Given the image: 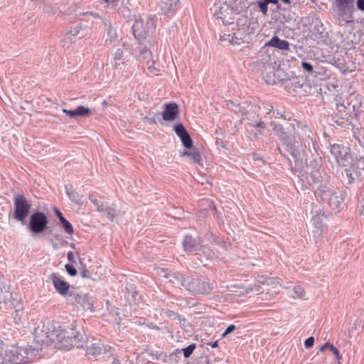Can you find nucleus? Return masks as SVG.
<instances>
[{
  "mask_svg": "<svg viewBox=\"0 0 364 364\" xmlns=\"http://www.w3.org/2000/svg\"><path fill=\"white\" fill-rule=\"evenodd\" d=\"M33 338L41 350L53 345L54 348L69 350L83 348L85 342V336L75 328H62L58 322L48 319L35 328Z\"/></svg>",
  "mask_w": 364,
  "mask_h": 364,
  "instance_id": "1",
  "label": "nucleus"
},
{
  "mask_svg": "<svg viewBox=\"0 0 364 364\" xmlns=\"http://www.w3.org/2000/svg\"><path fill=\"white\" fill-rule=\"evenodd\" d=\"M328 149L338 165L345 168L348 184L364 178V157L354 159L350 149L341 144H331Z\"/></svg>",
  "mask_w": 364,
  "mask_h": 364,
  "instance_id": "2",
  "label": "nucleus"
},
{
  "mask_svg": "<svg viewBox=\"0 0 364 364\" xmlns=\"http://www.w3.org/2000/svg\"><path fill=\"white\" fill-rule=\"evenodd\" d=\"M294 134L291 141L285 146V149L294 159L295 161L304 159L306 156V150L313 144L311 129L304 122L293 119L290 124Z\"/></svg>",
  "mask_w": 364,
  "mask_h": 364,
  "instance_id": "3",
  "label": "nucleus"
},
{
  "mask_svg": "<svg viewBox=\"0 0 364 364\" xmlns=\"http://www.w3.org/2000/svg\"><path fill=\"white\" fill-rule=\"evenodd\" d=\"M37 350L31 346H6L0 354V364H28L33 361Z\"/></svg>",
  "mask_w": 364,
  "mask_h": 364,
  "instance_id": "4",
  "label": "nucleus"
},
{
  "mask_svg": "<svg viewBox=\"0 0 364 364\" xmlns=\"http://www.w3.org/2000/svg\"><path fill=\"white\" fill-rule=\"evenodd\" d=\"M355 0H334L333 5L336 12V18L339 26L354 22Z\"/></svg>",
  "mask_w": 364,
  "mask_h": 364,
  "instance_id": "5",
  "label": "nucleus"
},
{
  "mask_svg": "<svg viewBox=\"0 0 364 364\" xmlns=\"http://www.w3.org/2000/svg\"><path fill=\"white\" fill-rule=\"evenodd\" d=\"M315 196L332 209H336L343 203L344 198L341 192H336L327 186H320L315 191Z\"/></svg>",
  "mask_w": 364,
  "mask_h": 364,
  "instance_id": "6",
  "label": "nucleus"
},
{
  "mask_svg": "<svg viewBox=\"0 0 364 364\" xmlns=\"http://www.w3.org/2000/svg\"><path fill=\"white\" fill-rule=\"evenodd\" d=\"M14 218L22 224H24L26 218L30 213L32 206L31 202L23 195H17L14 198Z\"/></svg>",
  "mask_w": 364,
  "mask_h": 364,
  "instance_id": "7",
  "label": "nucleus"
},
{
  "mask_svg": "<svg viewBox=\"0 0 364 364\" xmlns=\"http://www.w3.org/2000/svg\"><path fill=\"white\" fill-rule=\"evenodd\" d=\"M240 11H236L234 9L226 2H224L219 7L215 9L214 16L217 18L221 19L224 25L232 26V29H235V26H238V21L234 22L235 15ZM239 21V19L237 20Z\"/></svg>",
  "mask_w": 364,
  "mask_h": 364,
  "instance_id": "8",
  "label": "nucleus"
},
{
  "mask_svg": "<svg viewBox=\"0 0 364 364\" xmlns=\"http://www.w3.org/2000/svg\"><path fill=\"white\" fill-rule=\"evenodd\" d=\"M149 22L145 25L141 20H136L132 26V32L134 38L138 41L139 46H143L144 43L151 37L154 28L151 26H148Z\"/></svg>",
  "mask_w": 364,
  "mask_h": 364,
  "instance_id": "9",
  "label": "nucleus"
},
{
  "mask_svg": "<svg viewBox=\"0 0 364 364\" xmlns=\"http://www.w3.org/2000/svg\"><path fill=\"white\" fill-rule=\"evenodd\" d=\"M48 219L46 215L40 211H36L31 215L28 229L33 234H39L44 232L48 226Z\"/></svg>",
  "mask_w": 364,
  "mask_h": 364,
  "instance_id": "10",
  "label": "nucleus"
},
{
  "mask_svg": "<svg viewBox=\"0 0 364 364\" xmlns=\"http://www.w3.org/2000/svg\"><path fill=\"white\" fill-rule=\"evenodd\" d=\"M132 45L127 42L122 43V48H118L114 54L112 65L115 69H125L129 61L128 55L126 53L132 54Z\"/></svg>",
  "mask_w": 364,
  "mask_h": 364,
  "instance_id": "11",
  "label": "nucleus"
},
{
  "mask_svg": "<svg viewBox=\"0 0 364 364\" xmlns=\"http://www.w3.org/2000/svg\"><path fill=\"white\" fill-rule=\"evenodd\" d=\"M247 30L248 28L246 23L240 25L238 22V26H235L234 30L231 28V33H224L223 36H220V40L221 41H228L232 45H239L244 42Z\"/></svg>",
  "mask_w": 364,
  "mask_h": 364,
  "instance_id": "12",
  "label": "nucleus"
},
{
  "mask_svg": "<svg viewBox=\"0 0 364 364\" xmlns=\"http://www.w3.org/2000/svg\"><path fill=\"white\" fill-rule=\"evenodd\" d=\"M324 215H316L312 217L311 222L314 225L312 230L313 237L315 240L316 245L321 244L323 241V236L326 232L327 228L323 224V218Z\"/></svg>",
  "mask_w": 364,
  "mask_h": 364,
  "instance_id": "13",
  "label": "nucleus"
},
{
  "mask_svg": "<svg viewBox=\"0 0 364 364\" xmlns=\"http://www.w3.org/2000/svg\"><path fill=\"white\" fill-rule=\"evenodd\" d=\"M156 44V41L153 38H149L146 43H144L143 46H139L140 53L138 55V60L140 61H145L146 64H149L153 63L154 64V61L152 60V53L151 51V48L154 46Z\"/></svg>",
  "mask_w": 364,
  "mask_h": 364,
  "instance_id": "14",
  "label": "nucleus"
},
{
  "mask_svg": "<svg viewBox=\"0 0 364 364\" xmlns=\"http://www.w3.org/2000/svg\"><path fill=\"white\" fill-rule=\"evenodd\" d=\"M105 1L108 3L109 7L117 9L124 17H129L130 16V0H105Z\"/></svg>",
  "mask_w": 364,
  "mask_h": 364,
  "instance_id": "15",
  "label": "nucleus"
},
{
  "mask_svg": "<svg viewBox=\"0 0 364 364\" xmlns=\"http://www.w3.org/2000/svg\"><path fill=\"white\" fill-rule=\"evenodd\" d=\"M277 20L282 23H291L296 21L295 14L291 10V6H278Z\"/></svg>",
  "mask_w": 364,
  "mask_h": 364,
  "instance_id": "16",
  "label": "nucleus"
},
{
  "mask_svg": "<svg viewBox=\"0 0 364 364\" xmlns=\"http://www.w3.org/2000/svg\"><path fill=\"white\" fill-rule=\"evenodd\" d=\"M173 129L176 135L180 138L183 145L187 149H191L193 147V140L183 124H176Z\"/></svg>",
  "mask_w": 364,
  "mask_h": 364,
  "instance_id": "17",
  "label": "nucleus"
},
{
  "mask_svg": "<svg viewBox=\"0 0 364 364\" xmlns=\"http://www.w3.org/2000/svg\"><path fill=\"white\" fill-rule=\"evenodd\" d=\"M50 277L55 289L59 294L65 296L68 293V291L70 287V284L68 282L62 279L60 277V276H58L55 273H52Z\"/></svg>",
  "mask_w": 364,
  "mask_h": 364,
  "instance_id": "18",
  "label": "nucleus"
},
{
  "mask_svg": "<svg viewBox=\"0 0 364 364\" xmlns=\"http://www.w3.org/2000/svg\"><path fill=\"white\" fill-rule=\"evenodd\" d=\"M87 28L82 23H78L75 27L71 28L70 31L66 33L63 37V41L73 42L74 38L78 36L79 38H83L87 35Z\"/></svg>",
  "mask_w": 364,
  "mask_h": 364,
  "instance_id": "19",
  "label": "nucleus"
},
{
  "mask_svg": "<svg viewBox=\"0 0 364 364\" xmlns=\"http://www.w3.org/2000/svg\"><path fill=\"white\" fill-rule=\"evenodd\" d=\"M178 114L179 107L176 103L171 102L164 105L162 117L165 121H173Z\"/></svg>",
  "mask_w": 364,
  "mask_h": 364,
  "instance_id": "20",
  "label": "nucleus"
},
{
  "mask_svg": "<svg viewBox=\"0 0 364 364\" xmlns=\"http://www.w3.org/2000/svg\"><path fill=\"white\" fill-rule=\"evenodd\" d=\"M184 251L188 253L196 254L201 248L200 243L191 235H186L183 240Z\"/></svg>",
  "mask_w": 364,
  "mask_h": 364,
  "instance_id": "21",
  "label": "nucleus"
},
{
  "mask_svg": "<svg viewBox=\"0 0 364 364\" xmlns=\"http://www.w3.org/2000/svg\"><path fill=\"white\" fill-rule=\"evenodd\" d=\"M271 127H272L273 131L275 134L277 136L279 139L281 141L282 144L286 146L287 144L291 141V137L288 134V133L284 130V127L281 124H278L274 122H272L270 123Z\"/></svg>",
  "mask_w": 364,
  "mask_h": 364,
  "instance_id": "22",
  "label": "nucleus"
},
{
  "mask_svg": "<svg viewBox=\"0 0 364 364\" xmlns=\"http://www.w3.org/2000/svg\"><path fill=\"white\" fill-rule=\"evenodd\" d=\"M75 301L80 304L84 310L94 311L93 301L87 294H77L75 295Z\"/></svg>",
  "mask_w": 364,
  "mask_h": 364,
  "instance_id": "23",
  "label": "nucleus"
},
{
  "mask_svg": "<svg viewBox=\"0 0 364 364\" xmlns=\"http://www.w3.org/2000/svg\"><path fill=\"white\" fill-rule=\"evenodd\" d=\"M162 13L168 15L175 12L179 7V0H163L160 5Z\"/></svg>",
  "mask_w": 364,
  "mask_h": 364,
  "instance_id": "24",
  "label": "nucleus"
},
{
  "mask_svg": "<svg viewBox=\"0 0 364 364\" xmlns=\"http://www.w3.org/2000/svg\"><path fill=\"white\" fill-rule=\"evenodd\" d=\"M194 294H209L213 287L208 282L196 278Z\"/></svg>",
  "mask_w": 364,
  "mask_h": 364,
  "instance_id": "25",
  "label": "nucleus"
},
{
  "mask_svg": "<svg viewBox=\"0 0 364 364\" xmlns=\"http://www.w3.org/2000/svg\"><path fill=\"white\" fill-rule=\"evenodd\" d=\"M266 46L273 47L282 50H289V43L286 40H282L278 36H274L268 42Z\"/></svg>",
  "mask_w": 364,
  "mask_h": 364,
  "instance_id": "26",
  "label": "nucleus"
},
{
  "mask_svg": "<svg viewBox=\"0 0 364 364\" xmlns=\"http://www.w3.org/2000/svg\"><path fill=\"white\" fill-rule=\"evenodd\" d=\"M181 281V287H183L186 290L192 294H195V285L196 279L190 276H178V280Z\"/></svg>",
  "mask_w": 364,
  "mask_h": 364,
  "instance_id": "27",
  "label": "nucleus"
},
{
  "mask_svg": "<svg viewBox=\"0 0 364 364\" xmlns=\"http://www.w3.org/2000/svg\"><path fill=\"white\" fill-rule=\"evenodd\" d=\"M65 188L66 194L70 200L76 204L82 203V196L73 188L71 185L65 186Z\"/></svg>",
  "mask_w": 364,
  "mask_h": 364,
  "instance_id": "28",
  "label": "nucleus"
},
{
  "mask_svg": "<svg viewBox=\"0 0 364 364\" xmlns=\"http://www.w3.org/2000/svg\"><path fill=\"white\" fill-rule=\"evenodd\" d=\"M289 295L293 299H306V292L304 288L300 285L294 286L290 289Z\"/></svg>",
  "mask_w": 364,
  "mask_h": 364,
  "instance_id": "29",
  "label": "nucleus"
},
{
  "mask_svg": "<svg viewBox=\"0 0 364 364\" xmlns=\"http://www.w3.org/2000/svg\"><path fill=\"white\" fill-rule=\"evenodd\" d=\"M56 215L59 218L60 221L61 222L65 232H67L68 234H72L73 232V228L72 224L63 217V214L60 210H56Z\"/></svg>",
  "mask_w": 364,
  "mask_h": 364,
  "instance_id": "30",
  "label": "nucleus"
},
{
  "mask_svg": "<svg viewBox=\"0 0 364 364\" xmlns=\"http://www.w3.org/2000/svg\"><path fill=\"white\" fill-rule=\"evenodd\" d=\"M182 156H187L190 157L196 164H201V156L197 149H193L191 151H185Z\"/></svg>",
  "mask_w": 364,
  "mask_h": 364,
  "instance_id": "31",
  "label": "nucleus"
},
{
  "mask_svg": "<svg viewBox=\"0 0 364 364\" xmlns=\"http://www.w3.org/2000/svg\"><path fill=\"white\" fill-rule=\"evenodd\" d=\"M178 276H183L182 274L178 272H170L166 273L164 277H166L169 279V282H171L173 286L176 287H180L181 286V283L179 279L178 280Z\"/></svg>",
  "mask_w": 364,
  "mask_h": 364,
  "instance_id": "32",
  "label": "nucleus"
},
{
  "mask_svg": "<svg viewBox=\"0 0 364 364\" xmlns=\"http://www.w3.org/2000/svg\"><path fill=\"white\" fill-rule=\"evenodd\" d=\"M102 349L101 348L95 344H92L90 346L87 347L86 348V355L88 356H96L101 353Z\"/></svg>",
  "mask_w": 364,
  "mask_h": 364,
  "instance_id": "33",
  "label": "nucleus"
},
{
  "mask_svg": "<svg viewBox=\"0 0 364 364\" xmlns=\"http://www.w3.org/2000/svg\"><path fill=\"white\" fill-rule=\"evenodd\" d=\"M326 348L330 349V350L336 356L338 359L340 358V353L338 348H336L333 344L329 342H326L323 344L319 348L320 351H323Z\"/></svg>",
  "mask_w": 364,
  "mask_h": 364,
  "instance_id": "34",
  "label": "nucleus"
},
{
  "mask_svg": "<svg viewBox=\"0 0 364 364\" xmlns=\"http://www.w3.org/2000/svg\"><path fill=\"white\" fill-rule=\"evenodd\" d=\"M260 11L264 15L267 16L268 13V1L267 0H257L256 4Z\"/></svg>",
  "mask_w": 364,
  "mask_h": 364,
  "instance_id": "35",
  "label": "nucleus"
},
{
  "mask_svg": "<svg viewBox=\"0 0 364 364\" xmlns=\"http://www.w3.org/2000/svg\"><path fill=\"white\" fill-rule=\"evenodd\" d=\"M76 115L77 117H87L91 114L90 109L82 105L78 106L76 109Z\"/></svg>",
  "mask_w": 364,
  "mask_h": 364,
  "instance_id": "36",
  "label": "nucleus"
},
{
  "mask_svg": "<svg viewBox=\"0 0 364 364\" xmlns=\"http://www.w3.org/2000/svg\"><path fill=\"white\" fill-rule=\"evenodd\" d=\"M196 344L192 343L181 350L177 349L176 351H178V352L183 351L184 357L187 358L191 356V355L193 353V352L196 349Z\"/></svg>",
  "mask_w": 364,
  "mask_h": 364,
  "instance_id": "37",
  "label": "nucleus"
},
{
  "mask_svg": "<svg viewBox=\"0 0 364 364\" xmlns=\"http://www.w3.org/2000/svg\"><path fill=\"white\" fill-rule=\"evenodd\" d=\"M105 213L109 220L113 221L114 217L117 215V211L115 208L108 206L106 207Z\"/></svg>",
  "mask_w": 364,
  "mask_h": 364,
  "instance_id": "38",
  "label": "nucleus"
},
{
  "mask_svg": "<svg viewBox=\"0 0 364 364\" xmlns=\"http://www.w3.org/2000/svg\"><path fill=\"white\" fill-rule=\"evenodd\" d=\"M257 0H240V5H241V10L247 9L250 6L255 5Z\"/></svg>",
  "mask_w": 364,
  "mask_h": 364,
  "instance_id": "39",
  "label": "nucleus"
},
{
  "mask_svg": "<svg viewBox=\"0 0 364 364\" xmlns=\"http://www.w3.org/2000/svg\"><path fill=\"white\" fill-rule=\"evenodd\" d=\"M65 268L68 274L70 276H75L77 274V270L75 267L71 264H67L65 265Z\"/></svg>",
  "mask_w": 364,
  "mask_h": 364,
  "instance_id": "40",
  "label": "nucleus"
},
{
  "mask_svg": "<svg viewBox=\"0 0 364 364\" xmlns=\"http://www.w3.org/2000/svg\"><path fill=\"white\" fill-rule=\"evenodd\" d=\"M108 38L106 40L107 43H112L114 38L116 36V32L115 31L112 30V28L110 27L108 30Z\"/></svg>",
  "mask_w": 364,
  "mask_h": 364,
  "instance_id": "41",
  "label": "nucleus"
},
{
  "mask_svg": "<svg viewBox=\"0 0 364 364\" xmlns=\"http://www.w3.org/2000/svg\"><path fill=\"white\" fill-rule=\"evenodd\" d=\"M301 66L304 70L309 73L313 70V65L309 62L303 61L301 64Z\"/></svg>",
  "mask_w": 364,
  "mask_h": 364,
  "instance_id": "42",
  "label": "nucleus"
},
{
  "mask_svg": "<svg viewBox=\"0 0 364 364\" xmlns=\"http://www.w3.org/2000/svg\"><path fill=\"white\" fill-rule=\"evenodd\" d=\"M63 112L66 114V115H68V117H70V118H76L77 117V115H76V110L75 109H63Z\"/></svg>",
  "mask_w": 364,
  "mask_h": 364,
  "instance_id": "43",
  "label": "nucleus"
},
{
  "mask_svg": "<svg viewBox=\"0 0 364 364\" xmlns=\"http://www.w3.org/2000/svg\"><path fill=\"white\" fill-rule=\"evenodd\" d=\"M314 344V337L311 336L305 340L304 346L306 348H310L313 347Z\"/></svg>",
  "mask_w": 364,
  "mask_h": 364,
  "instance_id": "44",
  "label": "nucleus"
},
{
  "mask_svg": "<svg viewBox=\"0 0 364 364\" xmlns=\"http://www.w3.org/2000/svg\"><path fill=\"white\" fill-rule=\"evenodd\" d=\"M247 126L248 127H258V128H260L261 129H265V125H264V123L263 121L262 120H259L257 123H256L255 124H252V123H248L247 124Z\"/></svg>",
  "mask_w": 364,
  "mask_h": 364,
  "instance_id": "45",
  "label": "nucleus"
},
{
  "mask_svg": "<svg viewBox=\"0 0 364 364\" xmlns=\"http://www.w3.org/2000/svg\"><path fill=\"white\" fill-rule=\"evenodd\" d=\"M80 275L82 278H91L90 272L86 269H82L80 272Z\"/></svg>",
  "mask_w": 364,
  "mask_h": 364,
  "instance_id": "46",
  "label": "nucleus"
},
{
  "mask_svg": "<svg viewBox=\"0 0 364 364\" xmlns=\"http://www.w3.org/2000/svg\"><path fill=\"white\" fill-rule=\"evenodd\" d=\"M235 328L236 327L233 324L228 326L225 332L223 333V336H225L226 335L230 333L231 332L235 331Z\"/></svg>",
  "mask_w": 364,
  "mask_h": 364,
  "instance_id": "47",
  "label": "nucleus"
},
{
  "mask_svg": "<svg viewBox=\"0 0 364 364\" xmlns=\"http://www.w3.org/2000/svg\"><path fill=\"white\" fill-rule=\"evenodd\" d=\"M89 200L96 206V208L100 204L101 201L98 200L94 195L89 196Z\"/></svg>",
  "mask_w": 364,
  "mask_h": 364,
  "instance_id": "48",
  "label": "nucleus"
},
{
  "mask_svg": "<svg viewBox=\"0 0 364 364\" xmlns=\"http://www.w3.org/2000/svg\"><path fill=\"white\" fill-rule=\"evenodd\" d=\"M147 65V69L149 71L150 73L154 75H157L156 72L158 71L156 68L154 66V64H146Z\"/></svg>",
  "mask_w": 364,
  "mask_h": 364,
  "instance_id": "49",
  "label": "nucleus"
},
{
  "mask_svg": "<svg viewBox=\"0 0 364 364\" xmlns=\"http://www.w3.org/2000/svg\"><path fill=\"white\" fill-rule=\"evenodd\" d=\"M356 6L358 10L364 11V0H357Z\"/></svg>",
  "mask_w": 364,
  "mask_h": 364,
  "instance_id": "50",
  "label": "nucleus"
},
{
  "mask_svg": "<svg viewBox=\"0 0 364 364\" xmlns=\"http://www.w3.org/2000/svg\"><path fill=\"white\" fill-rule=\"evenodd\" d=\"M68 260L71 263H75L74 254L72 251H69L67 254Z\"/></svg>",
  "mask_w": 364,
  "mask_h": 364,
  "instance_id": "51",
  "label": "nucleus"
},
{
  "mask_svg": "<svg viewBox=\"0 0 364 364\" xmlns=\"http://www.w3.org/2000/svg\"><path fill=\"white\" fill-rule=\"evenodd\" d=\"M106 207L108 206L101 202L100 204L97 207V210L100 213H105L106 210Z\"/></svg>",
  "mask_w": 364,
  "mask_h": 364,
  "instance_id": "52",
  "label": "nucleus"
},
{
  "mask_svg": "<svg viewBox=\"0 0 364 364\" xmlns=\"http://www.w3.org/2000/svg\"><path fill=\"white\" fill-rule=\"evenodd\" d=\"M268 1V4H274L276 5V9L275 11L278 10V6H282V4L279 2V0H267Z\"/></svg>",
  "mask_w": 364,
  "mask_h": 364,
  "instance_id": "53",
  "label": "nucleus"
},
{
  "mask_svg": "<svg viewBox=\"0 0 364 364\" xmlns=\"http://www.w3.org/2000/svg\"><path fill=\"white\" fill-rule=\"evenodd\" d=\"M258 281L260 283L267 284H269L272 283V279H270V278L266 279H264L262 280V279H259Z\"/></svg>",
  "mask_w": 364,
  "mask_h": 364,
  "instance_id": "54",
  "label": "nucleus"
},
{
  "mask_svg": "<svg viewBox=\"0 0 364 364\" xmlns=\"http://www.w3.org/2000/svg\"><path fill=\"white\" fill-rule=\"evenodd\" d=\"M360 107V102H357V103L352 105V107H353V109L354 112H357L359 109Z\"/></svg>",
  "mask_w": 364,
  "mask_h": 364,
  "instance_id": "55",
  "label": "nucleus"
},
{
  "mask_svg": "<svg viewBox=\"0 0 364 364\" xmlns=\"http://www.w3.org/2000/svg\"><path fill=\"white\" fill-rule=\"evenodd\" d=\"M6 346L4 343L0 340V354H1V352L4 350Z\"/></svg>",
  "mask_w": 364,
  "mask_h": 364,
  "instance_id": "56",
  "label": "nucleus"
},
{
  "mask_svg": "<svg viewBox=\"0 0 364 364\" xmlns=\"http://www.w3.org/2000/svg\"><path fill=\"white\" fill-rule=\"evenodd\" d=\"M285 5L284 6H291V0H281Z\"/></svg>",
  "mask_w": 364,
  "mask_h": 364,
  "instance_id": "57",
  "label": "nucleus"
},
{
  "mask_svg": "<svg viewBox=\"0 0 364 364\" xmlns=\"http://www.w3.org/2000/svg\"><path fill=\"white\" fill-rule=\"evenodd\" d=\"M208 345L211 346L212 348H216L218 346V341H215L213 343H209Z\"/></svg>",
  "mask_w": 364,
  "mask_h": 364,
  "instance_id": "58",
  "label": "nucleus"
},
{
  "mask_svg": "<svg viewBox=\"0 0 364 364\" xmlns=\"http://www.w3.org/2000/svg\"><path fill=\"white\" fill-rule=\"evenodd\" d=\"M112 364H121V363L119 362V360L114 359V360L112 361ZM124 364H132V363L130 362L126 361Z\"/></svg>",
  "mask_w": 364,
  "mask_h": 364,
  "instance_id": "59",
  "label": "nucleus"
},
{
  "mask_svg": "<svg viewBox=\"0 0 364 364\" xmlns=\"http://www.w3.org/2000/svg\"><path fill=\"white\" fill-rule=\"evenodd\" d=\"M14 319H15V322L16 323H21V319L20 318V315L18 316H14Z\"/></svg>",
  "mask_w": 364,
  "mask_h": 364,
  "instance_id": "60",
  "label": "nucleus"
},
{
  "mask_svg": "<svg viewBox=\"0 0 364 364\" xmlns=\"http://www.w3.org/2000/svg\"><path fill=\"white\" fill-rule=\"evenodd\" d=\"M43 10L45 11V12H48V13L50 12V6H45L43 7Z\"/></svg>",
  "mask_w": 364,
  "mask_h": 364,
  "instance_id": "61",
  "label": "nucleus"
},
{
  "mask_svg": "<svg viewBox=\"0 0 364 364\" xmlns=\"http://www.w3.org/2000/svg\"><path fill=\"white\" fill-rule=\"evenodd\" d=\"M342 109H346V107L343 105H338V109L339 111H341Z\"/></svg>",
  "mask_w": 364,
  "mask_h": 364,
  "instance_id": "62",
  "label": "nucleus"
},
{
  "mask_svg": "<svg viewBox=\"0 0 364 364\" xmlns=\"http://www.w3.org/2000/svg\"><path fill=\"white\" fill-rule=\"evenodd\" d=\"M15 314H16L15 316H18L20 315V314H23V312L19 310H16Z\"/></svg>",
  "mask_w": 364,
  "mask_h": 364,
  "instance_id": "63",
  "label": "nucleus"
},
{
  "mask_svg": "<svg viewBox=\"0 0 364 364\" xmlns=\"http://www.w3.org/2000/svg\"><path fill=\"white\" fill-rule=\"evenodd\" d=\"M277 115H279V116H280V117H282V118H283V119H287V117H286L285 116H284L282 114L279 113L278 111H277Z\"/></svg>",
  "mask_w": 364,
  "mask_h": 364,
  "instance_id": "64",
  "label": "nucleus"
}]
</instances>
